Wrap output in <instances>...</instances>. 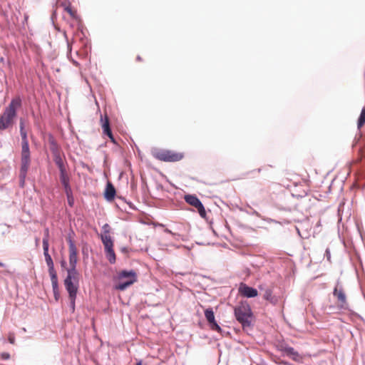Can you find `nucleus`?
<instances>
[{
  "label": "nucleus",
  "mask_w": 365,
  "mask_h": 365,
  "mask_svg": "<svg viewBox=\"0 0 365 365\" xmlns=\"http://www.w3.org/2000/svg\"><path fill=\"white\" fill-rule=\"evenodd\" d=\"M54 296H55L56 300H58L59 294L58 293V294H54Z\"/></svg>",
  "instance_id": "nucleus-31"
},
{
  "label": "nucleus",
  "mask_w": 365,
  "mask_h": 365,
  "mask_svg": "<svg viewBox=\"0 0 365 365\" xmlns=\"http://www.w3.org/2000/svg\"><path fill=\"white\" fill-rule=\"evenodd\" d=\"M334 296L337 299V306L341 309H348V302L346 299V296L344 290L341 287H339L338 285L334 289L333 292Z\"/></svg>",
  "instance_id": "nucleus-8"
},
{
  "label": "nucleus",
  "mask_w": 365,
  "mask_h": 365,
  "mask_svg": "<svg viewBox=\"0 0 365 365\" xmlns=\"http://www.w3.org/2000/svg\"><path fill=\"white\" fill-rule=\"evenodd\" d=\"M64 11H66L72 19L77 20L78 19L76 10L73 9L70 3L62 4Z\"/></svg>",
  "instance_id": "nucleus-16"
},
{
  "label": "nucleus",
  "mask_w": 365,
  "mask_h": 365,
  "mask_svg": "<svg viewBox=\"0 0 365 365\" xmlns=\"http://www.w3.org/2000/svg\"><path fill=\"white\" fill-rule=\"evenodd\" d=\"M363 157H365V148L361 150Z\"/></svg>",
  "instance_id": "nucleus-29"
},
{
  "label": "nucleus",
  "mask_w": 365,
  "mask_h": 365,
  "mask_svg": "<svg viewBox=\"0 0 365 365\" xmlns=\"http://www.w3.org/2000/svg\"><path fill=\"white\" fill-rule=\"evenodd\" d=\"M282 350L287 355L292 356V359L294 360H296V357L299 356V354L297 351H296L294 348L290 346H284L282 349Z\"/></svg>",
  "instance_id": "nucleus-19"
},
{
  "label": "nucleus",
  "mask_w": 365,
  "mask_h": 365,
  "mask_svg": "<svg viewBox=\"0 0 365 365\" xmlns=\"http://www.w3.org/2000/svg\"><path fill=\"white\" fill-rule=\"evenodd\" d=\"M257 171H258V173H260V172H261V168H259V169L257 170Z\"/></svg>",
  "instance_id": "nucleus-38"
},
{
  "label": "nucleus",
  "mask_w": 365,
  "mask_h": 365,
  "mask_svg": "<svg viewBox=\"0 0 365 365\" xmlns=\"http://www.w3.org/2000/svg\"><path fill=\"white\" fill-rule=\"evenodd\" d=\"M153 156L156 159L164 162H178L184 158V154L174 150H160L155 151Z\"/></svg>",
  "instance_id": "nucleus-5"
},
{
  "label": "nucleus",
  "mask_w": 365,
  "mask_h": 365,
  "mask_svg": "<svg viewBox=\"0 0 365 365\" xmlns=\"http://www.w3.org/2000/svg\"><path fill=\"white\" fill-rule=\"evenodd\" d=\"M136 59H137L138 61H142V60H143L142 58L140 56H138Z\"/></svg>",
  "instance_id": "nucleus-30"
},
{
  "label": "nucleus",
  "mask_w": 365,
  "mask_h": 365,
  "mask_svg": "<svg viewBox=\"0 0 365 365\" xmlns=\"http://www.w3.org/2000/svg\"><path fill=\"white\" fill-rule=\"evenodd\" d=\"M21 106L20 97H16L11 100L2 115H0V130H5L12 125L14 120L16 117V110Z\"/></svg>",
  "instance_id": "nucleus-3"
},
{
  "label": "nucleus",
  "mask_w": 365,
  "mask_h": 365,
  "mask_svg": "<svg viewBox=\"0 0 365 365\" xmlns=\"http://www.w3.org/2000/svg\"><path fill=\"white\" fill-rule=\"evenodd\" d=\"M185 200L189 205L195 207L197 210L200 215L202 217L205 218L206 217L205 209L203 205L202 204V202H200V200L195 195H185Z\"/></svg>",
  "instance_id": "nucleus-7"
},
{
  "label": "nucleus",
  "mask_w": 365,
  "mask_h": 365,
  "mask_svg": "<svg viewBox=\"0 0 365 365\" xmlns=\"http://www.w3.org/2000/svg\"><path fill=\"white\" fill-rule=\"evenodd\" d=\"M122 251H123V252H125V251H126V249H125V248H123V249H122Z\"/></svg>",
  "instance_id": "nucleus-36"
},
{
  "label": "nucleus",
  "mask_w": 365,
  "mask_h": 365,
  "mask_svg": "<svg viewBox=\"0 0 365 365\" xmlns=\"http://www.w3.org/2000/svg\"><path fill=\"white\" fill-rule=\"evenodd\" d=\"M8 340H9V341L11 344H15V336H14V334L10 333V334H9Z\"/></svg>",
  "instance_id": "nucleus-23"
},
{
  "label": "nucleus",
  "mask_w": 365,
  "mask_h": 365,
  "mask_svg": "<svg viewBox=\"0 0 365 365\" xmlns=\"http://www.w3.org/2000/svg\"><path fill=\"white\" fill-rule=\"evenodd\" d=\"M205 317L209 323L211 329L218 332L221 331L220 327L217 324L215 319V315L212 308H208L205 310Z\"/></svg>",
  "instance_id": "nucleus-11"
},
{
  "label": "nucleus",
  "mask_w": 365,
  "mask_h": 365,
  "mask_svg": "<svg viewBox=\"0 0 365 365\" xmlns=\"http://www.w3.org/2000/svg\"><path fill=\"white\" fill-rule=\"evenodd\" d=\"M238 292L241 296L247 298H252L258 295V292L256 289L249 287L245 283H240Z\"/></svg>",
  "instance_id": "nucleus-9"
},
{
  "label": "nucleus",
  "mask_w": 365,
  "mask_h": 365,
  "mask_svg": "<svg viewBox=\"0 0 365 365\" xmlns=\"http://www.w3.org/2000/svg\"><path fill=\"white\" fill-rule=\"evenodd\" d=\"M235 315L237 320L243 327H250L252 322V313L247 303L242 302L235 308Z\"/></svg>",
  "instance_id": "nucleus-4"
},
{
  "label": "nucleus",
  "mask_w": 365,
  "mask_h": 365,
  "mask_svg": "<svg viewBox=\"0 0 365 365\" xmlns=\"http://www.w3.org/2000/svg\"><path fill=\"white\" fill-rule=\"evenodd\" d=\"M263 298L273 304H276L278 302L277 298L272 295V291L270 289H267L264 291Z\"/></svg>",
  "instance_id": "nucleus-18"
},
{
  "label": "nucleus",
  "mask_w": 365,
  "mask_h": 365,
  "mask_svg": "<svg viewBox=\"0 0 365 365\" xmlns=\"http://www.w3.org/2000/svg\"><path fill=\"white\" fill-rule=\"evenodd\" d=\"M66 262H61V266L63 267L65 265Z\"/></svg>",
  "instance_id": "nucleus-34"
},
{
  "label": "nucleus",
  "mask_w": 365,
  "mask_h": 365,
  "mask_svg": "<svg viewBox=\"0 0 365 365\" xmlns=\"http://www.w3.org/2000/svg\"><path fill=\"white\" fill-rule=\"evenodd\" d=\"M68 48L69 51L71 50V46L69 42H68Z\"/></svg>",
  "instance_id": "nucleus-32"
},
{
  "label": "nucleus",
  "mask_w": 365,
  "mask_h": 365,
  "mask_svg": "<svg viewBox=\"0 0 365 365\" xmlns=\"http://www.w3.org/2000/svg\"><path fill=\"white\" fill-rule=\"evenodd\" d=\"M106 257H107L108 261L110 262V263L114 264L116 260V257H115V254L113 250V248H111V249L106 251Z\"/></svg>",
  "instance_id": "nucleus-20"
},
{
  "label": "nucleus",
  "mask_w": 365,
  "mask_h": 365,
  "mask_svg": "<svg viewBox=\"0 0 365 365\" xmlns=\"http://www.w3.org/2000/svg\"><path fill=\"white\" fill-rule=\"evenodd\" d=\"M21 168L19 172L20 185L24 187L27 171L31 164V155L26 132H21Z\"/></svg>",
  "instance_id": "nucleus-2"
},
{
  "label": "nucleus",
  "mask_w": 365,
  "mask_h": 365,
  "mask_svg": "<svg viewBox=\"0 0 365 365\" xmlns=\"http://www.w3.org/2000/svg\"><path fill=\"white\" fill-rule=\"evenodd\" d=\"M365 124V107H364L361 110V114L359 115L357 126L358 128H361Z\"/></svg>",
  "instance_id": "nucleus-21"
},
{
  "label": "nucleus",
  "mask_w": 365,
  "mask_h": 365,
  "mask_svg": "<svg viewBox=\"0 0 365 365\" xmlns=\"http://www.w3.org/2000/svg\"><path fill=\"white\" fill-rule=\"evenodd\" d=\"M137 365H143L142 361H139L137 363Z\"/></svg>",
  "instance_id": "nucleus-33"
},
{
  "label": "nucleus",
  "mask_w": 365,
  "mask_h": 365,
  "mask_svg": "<svg viewBox=\"0 0 365 365\" xmlns=\"http://www.w3.org/2000/svg\"><path fill=\"white\" fill-rule=\"evenodd\" d=\"M101 122L103 133L106 135L113 142H115L111 129L110 128L109 119L107 115H106L104 117H103V115L101 116Z\"/></svg>",
  "instance_id": "nucleus-13"
},
{
  "label": "nucleus",
  "mask_w": 365,
  "mask_h": 365,
  "mask_svg": "<svg viewBox=\"0 0 365 365\" xmlns=\"http://www.w3.org/2000/svg\"><path fill=\"white\" fill-rule=\"evenodd\" d=\"M60 180L62 185L64 187L65 192L67 195V197H70V195L71 193V189L70 187V178L66 172V170L60 171Z\"/></svg>",
  "instance_id": "nucleus-12"
},
{
  "label": "nucleus",
  "mask_w": 365,
  "mask_h": 365,
  "mask_svg": "<svg viewBox=\"0 0 365 365\" xmlns=\"http://www.w3.org/2000/svg\"><path fill=\"white\" fill-rule=\"evenodd\" d=\"M115 189L114 186L110 182H108L104 193L105 198L108 200H113L115 197Z\"/></svg>",
  "instance_id": "nucleus-15"
},
{
  "label": "nucleus",
  "mask_w": 365,
  "mask_h": 365,
  "mask_svg": "<svg viewBox=\"0 0 365 365\" xmlns=\"http://www.w3.org/2000/svg\"><path fill=\"white\" fill-rule=\"evenodd\" d=\"M48 234H49V231H48V229L46 228L45 230V237L43 238H47V240L48 241Z\"/></svg>",
  "instance_id": "nucleus-27"
},
{
  "label": "nucleus",
  "mask_w": 365,
  "mask_h": 365,
  "mask_svg": "<svg viewBox=\"0 0 365 365\" xmlns=\"http://www.w3.org/2000/svg\"><path fill=\"white\" fill-rule=\"evenodd\" d=\"M326 255H327V259L329 261H330L331 255H330V252H329V250L328 249L326 250Z\"/></svg>",
  "instance_id": "nucleus-26"
},
{
  "label": "nucleus",
  "mask_w": 365,
  "mask_h": 365,
  "mask_svg": "<svg viewBox=\"0 0 365 365\" xmlns=\"http://www.w3.org/2000/svg\"><path fill=\"white\" fill-rule=\"evenodd\" d=\"M21 132H26V130L24 129H22L20 130V133H21Z\"/></svg>",
  "instance_id": "nucleus-35"
},
{
  "label": "nucleus",
  "mask_w": 365,
  "mask_h": 365,
  "mask_svg": "<svg viewBox=\"0 0 365 365\" xmlns=\"http://www.w3.org/2000/svg\"><path fill=\"white\" fill-rule=\"evenodd\" d=\"M68 204L70 205V206H73V199L72 197V193H71L70 197L69 198L68 197Z\"/></svg>",
  "instance_id": "nucleus-24"
},
{
  "label": "nucleus",
  "mask_w": 365,
  "mask_h": 365,
  "mask_svg": "<svg viewBox=\"0 0 365 365\" xmlns=\"http://www.w3.org/2000/svg\"><path fill=\"white\" fill-rule=\"evenodd\" d=\"M56 164L57 165L60 171L66 170L63 161L61 158L58 157L55 159Z\"/></svg>",
  "instance_id": "nucleus-22"
},
{
  "label": "nucleus",
  "mask_w": 365,
  "mask_h": 365,
  "mask_svg": "<svg viewBox=\"0 0 365 365\" xmlns=\"http://www.w3.org/2000/svg\"><path fill=\"white\" fill-rule=\"evenodd\" d=\"M101 240L105 247V252L113 248V242L108 232H105V233L101 235Z\"/></svg>",
  "instance_id": "nucleus-14"
},
{
  "label": "nucleus",
  "mask_w": 365,
  "mask_h": 365,
  "mask_svg": "<svg viewBox=\"0 0 365 365\" xmlns=\"http://www.w3.org/2000/svg\"><path fill=\"white\" fill-rule=\"evenodd\" d=\"M67 242L68 244L69 267L66 269L67 276L63 281V284L68 293L70 307L71 311L73 312L75 310V302L79 288L81 274L76 269L78 263L77 247L71 237L67 238Z\"/></svg>",
  "instance_id": "nucleus-1"
},
{
  "label": "nucleus",
  "mask_w": 365,
  "mask_h": 365,
  "mask_svg": "<svg viewBox=\"0 0 365 365\" xmlns=\"http://www.w3.org/2000/svg\"><path fill=\"white\" fill-rule=\"evenodd\" d=\"M3 266H4V264H3V263H1V262H0V267H3Z\"/></svg>",
  "instance_id": "nucleus-37"
},
{
  "label": "nucleus",
  "mask_w": 365,
  "mask_h": 365,
  "mask_svg": "<svg viewBox=\"0 0 365 365\" xmlns=\"http://www.w3.org/2000/svg\"><path fill=\"white\" fill-rule=\"evenodd\" d=\"M48 246H49V244L48 242L47 238H43V255L45 257V260L46 262V264L48 267V272H55L56 270L54 269L53 259L48 253Z\"/></svg>",
  "instance_id": "nucleus-10"
},
{
  "label": "nucleus",
  "mask_w": 365,
  "mask_h": 365,
  "mask_svg": "<svg viewBox=\"0 0 365 365\" xmlns=\"http://www.w3.org/2000/svg\"><path fill=\"white\" fill-rule=\"evenodd\" d=\"M51 277V284L53 287V294H58V283L56 272H49Z\"/></svg>",
  "instance_id": "nucleus-17"
},
{
  "label": "nucleus",
  "mask_w": 365,
  "mask_h": 365,
  "mask_svg": "<svg viewBox=\"0 0 365 365\" xmlns=\"http://www.w3.org/2000/svg\"><path fill=\"white\" fill-rule=\"evenodd\" d=\"M118 277L120 282L115 286V289L121 291L125 290L137 281L136 273L133 270H123L119 273Z\"/></svg>",
  "instance_id": "nucleus-6"
},
{
  "label": "nucleus",
  "mask_w": 365,
  "mask_h": 365,
  "mask_svg": "<svg viewBox=\"0 0 365 365\" xmlns=\"http://www.w3.org/2000/svg\"><path fill=\"white\" fill-rule=\"evenodd\" d=\"M1 356L4 359H8L9 358V354L8 353H3Z\"/></svg>",
  "instance_id": "nucleus-25"
},
{
  "label": "nucleus",
  "mask_w": 365,
  "mask_h": 365,
  "mask_svg": "<svg viewBox=\"0 0 365 365\" xmlns=\"http://www.w3.org/2000/svg\"><path fill=\"white\" fill-rule=\"evenodd\" d=\"M22 129H24V123L22 121H21L20 123V130H22Z\"/></svg>",
  "instance_id": "nucleus-28"
}]
</instances>
